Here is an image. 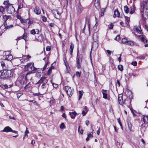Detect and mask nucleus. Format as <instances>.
Masks as SVG:
<instances>
[{"label":"nucleus","mask_w":148,"mask_h":148,"mask_svg":"<svg viewBox=\"0 0 148 148\" xmlns=\"http://www.w3.org/2000/svg\"><path fill=\"white\" fill-rule=\"evenodd\" d=\"M88 137L90 138L91 137H92L93 135L92 134H89L88 135Z\"/></svg>","instance_id":"0e129e2a"},{"label":"nucleus","mask_w":148,"mask_h":148,"mask_svg":"<svg viewBox=\"0 0 148 148\" xmlns=\"http://www.w3.org/2000/svg\"><path fill=\"white\" fill-rule=\"evenodd\" d=\"M13 59V57L11 55H7L5 56V59L7 60L10 61Z\"/></svg>","instance_id":"4be33fe9"},{"label":"nucleus","mask_w":148,"mask_h":148,"mask_svg":"<svg viewBox=\"0 0 148 148\" xmlns=\"http://www.w3.org/2000/svg\"><path fill=\"white\" fill-rule=\"evenodd\" d=\"M52 67H51L48 69V71L47 72V75H49L50 74L52 70Z\"/></svg>","instance_id":"8fccbe9b"},{"label":"nucleus","mask_w":148,"mask_h":148,"mask_svg":"<svg viewBox=\"0 0 148 148\" xmlns=\"http://www.w3.org/2000/svg\"><path fill=\"white\" fill-rule=\"evenodd\" d=\"M107 52L108 53V54L109 55H110L111 53V52L109 50H107Z\"/></svg>","instance_id":"e2e57ef3"},{"label":"nucleus","mask_w":148,"mask_h":148,"mask_svg":"<svg viewBox=\"0 0 148 148\" xmlns=\"http://www.w3.org/2000/svg\"><path fill=\"white\" fill-rule=\"evenodd\" d=\"M30 33L33 35H34L36 34V31L34 29H33L30 31Z\"/></svg>","instance_id":"c03bdc74"},{"label":"nucleus","mask_w":148,"mask_h":148,"mask_svg":"<svg viewBox=\"0 0 148 148\" xmlns=\"http://www.w3.org/2000/svg\"><path fill=\"white\" fill-rule=\"evenodd\" d=\"M3 10L4 9L3 8L2 6L0 7V12L2 13H3Z\"/></svg>","instance_id":"6e6d98bb"},{"label":"nucleus","mask_w":148,"mask_h":148,"mask_svg":"<svg viewBox=\"0 0 148 148\" xmlns=\"http://www.w3.org/2000/svg\"><path fill=\"white\" fill-rule=\"evenodd\" d=\"M69 114L72 119H74L76 115L77 114V113L75 111H74L72 112H69Z\"/></svg>","instance_id":"dca6fc26"},{"label":"nucleus","mask_w":148,"mask_h":148,"mask_svg":"<svg viewBox=\"0 0 148 148\" xmlns=\"http://www.w3.org/2000/svg\"><path fill=\"white\" fill-rule=\"evenodd\" d=\"M125 20H126V21L128 22L129 23L130 21V18L128 17L127 16H125Z\"/></svg>","instance_id":"864d4df0"},{"label":"nucleus","mask_w":148,"mask_h":148,"mask_svg":"<svg viewBox=\"0 0 148 148\" xmlns=\"http://www.w3.org/2000/svg\"><path fill=\"white\" fill-rule=\"evenodd\" d=\"M98 37L97 32H95L93 34V39L94 41H97Z\"/></svg>","instance_id":"412c9836"},{"label":"nucleus","mask_w":148,"mask_h":148,"mask_svg":"<svg viewBox=\"0 0 148 148\" xmlns=\"http://www.w3.org/2000/svg\"><path fill=\"white\" fill-rule=\"evenodd\" d=\"M140 39H141V40L144 43L147 42V40L142 36H140Z\"/></svg>","instance_id":"473e14b6"},{"label":"nucleus","mask_w":148,"mask_h":148,"mask_svg":"<svg viewBox=\"0 0 148 148\" xmlns=\"http://www.w3.org/2000/svg\"><path fill=\"white\" fill-rule=\"evenodd\" d=\"M46 83H45V82H44L43 84H42V86H41V87L42 88V89H44V88H47V85H46Z\"/></svg>","instance_id":"37998d69"},{"label":"nucleus","mask_w":148,"mask_h":148,"mask_svg":"<svg viewBox=\"0 0 148 148\" xmlns=\"http://www.w3.org/2000/svg\"><path fill=\"white\" fill-rule=\"evenodd\" d=\"M5 26V28L6 29H9L10 28H12L13 27V25H8V26L7 25H4Z\"/></svg>","instance_id":"e433bc0d"},{"label":"nucleus","mask_w":148,"mask_h":148,"mask_svg":"<svg viewBox=\"0 0 148 148\" xmlns=\"http://www.w3.org/2000/svg\"><path fill=\"white\" fill-rule=\"evenodd\" d=\"M60 128L62 129H63L66 128L65 126L63 123H61L60 126Z\"/></svg>","instance_id":"f704fd0d"},{"label":"nucleus","mask_w":148,"mask_h":148,"mask_svg":"<svg viewBox=\"0 0 148 148\" xmlns=\"http://www.w3.org/2000/svg\"><path fill=\"white\" fill-rule=\"evenodd\" d=\"M138 58L140 59L143 60L145 58V57L143 56H138Z\"/></svg>","instance_id":"09e8293b"},{"label":"nucleus","mask_w":148,"mask_h":148,"mask_svg":"<svg viewBox=\"0 0 148 148\" xmlns=\"http://www.w3.org/2000/svg\"><path fill=\"white\" fill-rule=\"evenodd\" d=\"M34 12L37 14H39L40 13V10L38 7L36 6L34 10Z\"/></svg>","instance_id":"a211bd4d"},{"label":"nucleus","mask_w":148,"mask_h":148,"mask_svg":"<svg viewBox=\"0 0 148 148\" xmlns=\"http://www.w3.org/2000/svg\"><path fill=\"white\" fill-rule=\"evenodd\" d=\"M143 121L146 125L148 126V115L144 116L143 118Z\"/></svg>","instance_id":"1a4fd4ad"},{"label":"nucleus","mask_w":148,"mask_h":148,"mask_svg":"<svg viewBox=\"0 0 148 148\" xmlns=\"http://www.w3.org/2000/svg\"><path fill=\"white\" fill-rule=\"evenodd\" d=\"M9 16L4 15L3 16V20L4 22V25H7L6 21L9 18Z\"/></svg>","instance_id":"5701e85b"},{"label":"nucleus","mask_w":148,"mask_h":148,"mask_svg":"<svg viewBox=\"0 0 148 148\" xmlns=\"http://www.w3.org/2000/svg\"><path fill=\"white\" fill-rule=\"evenodd\" d=\"M83 91H79V100H80V99L82 96L83 93Z\"/></svg>","instance_id":"2f4dec72"},{"label":"nucleus","mask_w":148,"mask_h":148,"mask_svg":"<svg viewBox=\"0 0 148 148\" xmlns=\"http://www.w3.org/2000/svg\"><path fill=\"white\" fill-rule=\"evenodd\" d=\"M76 75L77 77H79L81 75V73L78 71L76 72Z\"/></svg>","instance_id":"de8ad7c7"},{"label":"nucleus","mask_w":148,"mask_h":148,"mask_svg":"<svg viewBox=\"0 0 148 148\" xmlns=\"http://www.w3.org/2000/svg\"><path fill=\"white\" fill-rule=\"evenodd\" d=\"M26 60L27 59L25 58H23L20 60L21 62L23 63L25 62H26Z\"/></svg>","instance_id":"a18cd8bd"},{"label":"nucleus","mask_w":148,"mask_h":148,"mask_svg":"<svg viewBox=\"0 0 148 148\" xmlns=\"http://www.w3.org/2000/svg\"><path fill=\"white\" fill-rule=\"evenodd\" d=\"M13 130L9 126H7L4 128L2 132H8L12 131Z\"/></svg>","instance_id":"f8f14e48"},{"label":"nucleus","mask_w":148,"mask_h":148,"mask_svg":"<svg viewBox=\"0 0 148 148\" xmlns=\"http://www.w3.org/2000/svg\"><path fill=\"white\" fill-rule=\"evenodd\" d=\"M54 99L53 98H52L50 101H49L50 105V106H51L53 103L54 101Z\"/></svg>","instance_id":"ea45409f"},{"label":"nucleus","mask_w":148,"mask_h":148,"mask_svg":"<svg viewBox=\"0 0 148 148\" xmlns=\"http://www.w3.org/2000/svg\"><path fill=\"white\" fill-rule=\"evenodd\" d=\"M11 73V70H3L0 71V78L4 79H8L10 77Z\"/></svg>","instance_id":"f257e3e1"},{"label":"nucleus","mask_w":148,"mask_h":148,"mask_svg":"<svg viewBox=\"0 0 148 148\" xmlns=\"http://www.w3.org/2000/svg\"><path fill=\"white\" fill-rule=\"evenodd\" d=\"M132 64L134 66H137V62L136 61H134L132 62Z\"/></svg>","instance_id":"3c124183"},{"label":"nucleus","mask_w":148,"mask_h":148,"mask_svg":"<svg viewBox=\"0 0 148 148\" xmlns=\"http://www.w3.org/2000/svg\"><path fill=\"white\" fill-rule=\"evenodd\" d=\"M6 10L8 13L9 14L14 13L15 12V10L12 5H10L9 6L6 7Z\"/></svg>","instance_id":"423d86ee"},{"label":"nucleus","mask_w":148,"mask_h":148,"mask_svg":"<svg viewBox=\"0 0 148 148\" xmlns=\"http://www.w3.org/2000/svg\"><path fill=\"white\" fill-rule=\"evenodd\" d=\"M84 109H86V110L85 111H83L82 112V114L83 116H84L85 115L86 113H87L88 111V109L86 106H85L84 107Z\"/></svg>","instance_id":"cd10ccee"},{"label":"nucleus","mask_w":148,"mask_h":148,"mask_svg":"<svg viewBox=\"0 0 148 148\" xmlns=\"http://www.w3.org/2000/svg\"><path fill=\"white\" fill-rule=\"evenodd\" d=\"M56 12L57 14H55L54 16L56 18H59L60 16V14H59V13L58 12V11H56Z\"/></svg>","instance_id":"a19ab883"},{"label":"nucleus","mask_w":148,"mask_h":148,"mask_svg":"<svg viewBox=\"0 0 148 148\" xmlns=\"http://www.w3.org/2000/svg\"><path fill=\"white\" fill-rule=\"evenodd\" d=\"M47 80L45 77H42L38 82L36 83V84H41L43 82L47 83Z\"/></svg>","instance_id":"ddd939ff"},{"label":"nucleus","mask_w":148,"mask_h":148,"mask_svg":"<svg viewBox=\"0 0 148 148\" xmlns=\"http://www.w3.org/2000/svg\"><path fill=\"white\" fill-rule=\"evenodd\" d=\"M134 29L138 33L140 34L142 33L141 28L139 26H135Z\"/></svg>","instance_id":"2eb2a0df"},{"label":"nucleus","mask_w":148,"mask_h":148,"mask_svg":"<svg viewBox=\"0 0 148 148\" xmlns=\"http://www.w3.org/2000/svg\"><path fill=\"white\" fill-rule=\"evenodd\" d=\"M23 7V4L22 3L20 2L19 4H18V10L17 11V13H18V10L22 8Z\"/></svg>","instance_id":"a878e982"},{"label":"nucleus","mask_w":148,"mask_h":148,"mask_svg":"<svg viewBox=\"0 0 148 148\" xmlns=\"http://www.w3.org/2000/svg\"><path fill=\"white\" fill-rule=\"evenodd\" d=\"M74 48V45L73 44H71L69 49V53L72 56L73 53V51Z\"/></svg>","instance_id":"aec40b11"},{"label":"nucleus","mask_w":148,"mask_h":148,"mask_svg":"<svg viewBox=\"0 0 148 148\" xmlns=\"http://www.w3.org/2000/svg\"><path fill=\"white\" fill-rule=\"evenodd\" d=\"M46 50L47 51H49L51 50V47H50L48 46L46 48Z\"/></svg>","instance_id":"4d7b16f0"},{"label":"nucleus","mask_w":148,"mask_h":148,"mask_svg":"<svg viewBox=\"0 0 148 148\" xmlns=\"http://www.w3.org/2000/svg\"><path fill=\"white\" fill-rule=\"evenodd\" d=\"M107 90H102V92L103 94V97L105 99L107 98Z\"/></svg>","instance_id":"6ab92c4d"},{"label":"nucleus","mask_w":148,"mask_h":148,"mask_svg":"<svg viewBox=\"0 0 148 148\" xmlns=\"http://www.w3.org/2000/svg\"><path fill=\"white\" fill-rule=\"evenodd\" d=\"M45 38L42 34H40L38 37H35V40L34 41H37L38 42H43L45 40Z\"/></svg>","instance_id":"0eeeda50"},{"label":"nucleus","mask_w":148,"mask_h":148,"mask_svg":"<svg viewBox=\"0 0 148 148\" xmlns=\"http://www.w3.org/2000/svg\"><path fill=\"white\" fill-rule=\"evenodd\" d=\"M120 38V36L119 35H117L116 36V38H115V40L118 41L119 39Z\"/></svg>","instance_id":"603ef678"},{"label":"nucleus","mask_w":148,"mask_h":148,"mask_svg":"<svg viewBox=\"0 0 148 148\" xmlns=\"http://www.w3.org/2000/svg\"><path fill=\"white\" fill-rule=\"evenodd\" d=\"M146 12L148 14V4H147L146 7Z\"/></svg>","instance_id":"338daca9"},{"label":"nucleus","mask_w":148,"mask_h":148,"mask_svg":"<svg viewBox=\"0 0 148 148\" xmlns=\"http://www.w3.org/2000/svg\"><path fill=\"white\" fill-rule=\"evenodd\" d=\"M83 10V8L80 3H79L77 5V11L79 13L81 12Z\"/></svg>","instance_id":"f3484780"},{"label":"nucleus","mask_w":148,"mask_h":148,"mask_svg":"<svg viewBox=\"0 0 148 148\" xmlns=\"http://www.w3.org/2000/svg\"><path fill=\"white\" fill-rule=\"evenodd\" d=\"M1 86L3 88L6 89L8 88V86L7 84L1 85Z\"/></svg>","instance_id":"79ce46f5"},{"label":"nucleus","mask_w":148,"mask_h":148,"mask_svg":"<svg viewBox=\"0 0 148 148\" xmlns=\"http://www.w3.org/2000/svg\"><path fill=\"white\" fill-rule=\"evenodd\" d=\"M9 118L10 119H12L13 120H15V118L14 116H9Z\"/></svg>","instance_id":"69168bd1"},{"label":"nucleus","mask_w":148,"mask_h":148,"mask_svg":"<svg viewBox=\"0 0 148 148\" xmlns=\"http://www.w3.org/2000/svg\"><path fill=\"white\" fill-rule=\"evenodd\" d=\"M113 23H111L110 24V26L109 27V29H113Z\"/></svg>","instance_id":"13d9d810"},{"label":"nucleus","mask_w":148,"mask_h":148,"mask_svg":"<svg viewBox=\"0 0 148 148\" xmlns=\"http://www.w3.org/2000/svg\"><path fill=\"white\" fill-rule=\"evenodd\" d=\"M1 65L3 70H6V67L5 63L3 61H1Z\"/></svg>","instance_id":"bb28decb"},{"label":"nucleus","mask_w":148,"mask_h":148,"mask_svg":"<svg viewBox=\"0 0 148 148\" xmlns=\"http://www.w3.org/2000/svg\"><path fill=\"white\" fill-rule=\"evenodd\" d=\"M147 3L146 1H142L141 3V9L140 11L142 13L143 12V9L144 8L146 5H147Z\"/></svg>","instance_id":"6e6552de"},{"label":"nucleus","mask_w":148,"mask_h":148,"mask_svg":"<svg viewBox=\"0 0 148 148\" xmlns=\"http://www.w3.org/2000/svg\"><path fill=\"white\" fill-rule=\"evenodd\" d=\"M94 5L97 9L99 8L100 6V0H95L94 1Z\"/></svg>","instance_id":"9b49d317"},{"label":"nucleus","mask_w":148,"mask_h":148,"mask_svg":"<svg viewBox=\"0 0 148 148\" xmlns=\"http://www.w3.org/2000/svg\"><path fill=\"white\" fill-rule=\"evenodd\" d=\"M97 29V26H95V25L93 27V28H92V29H93V30L95 32V31H96V30Z\"/></svg>","instance_id":"bf43d9fd"},{"label":"nucleus","mask_w":148,"mask_h":148,"mask_svg":"<svg viewBox=\"0 0 148 148\" xmlns=\"http://www.w3.org/2000/svg\"><path fill=\"white\" fill-rule=\"evenodd\" d=\"M124 9L125 12L127 14L129 12V8L127 6H125Z\"/></svg>","instance_id":"7c9ffc66"},{"label":"nucleus","mask_w":148,"mask_h":148,"mask_svg":"<svg viewBox=\"0 0 148 148\" xmlns=\"http://www.w3.org/2000/svg\"><path fill=\"white\" fill-rule=\"evenodd\" d=\"M120 15V13L118 10H116L114 11V14L113 16L114 17H119Z\"/></svg>","instance_id":"b1692460"},{"label":"nucleus","mask_w":148,"mask_h":148,"mask_svg":"<svg viewBox=\"0 0 148 148\" xmlns=\"http://www.w3.org/2000/svg\"><path fill=\"white\" fill-rule=\"evenodd\" d=\"M41 94H40L39 92H38V93H35L33 94V95L35 96H39V95H40Z\"/></svg>","instance_id":"052dcab7"},{"label":"nucleus","mask_w":148,"mask_h":148,"mask_svg":"<svg viewBox=\"0 0 148 148\" xmlns=\"http://www.w3.org/2000/svg\"><path fill=\"white\" fill-rule=\"evenodd\" d=\"M122 97L123 95L122 94H119V95L118 100L119 104L121 105H123L124 103L126 105H128L127 103L128 102L129 103V105H130V101L125 99L124 100V102H123Z\"/></svg>","instance_id":"7ed1b4c3"},{"label":"nucleus","mask_w":148,"mask_h":148,"mask_svg":"<svg viewBox=\"0 0 148 148\" xmlns=\"http://www.w3.org/2000/svg\"><path fill=\"white\" fill-rule=\"evenodd\" d=\"M22 38L24 39L25 41H26L27 40V33H24L22 37Z\"/></svg>","instance_id":"c9c22d12"},{"label":"nucleus","mask_w":148,"mask_h":148,"mask_svg":"<svg viewBox=\"0 0 148 148\" xmlns=\"http://www.w3.org/2000/svg\"><path fill=\"white\" fill-rule=\"evenodd\" d=\"M98 44L97 41H94L92 43V49L94 50L96 49L98 47Z\"/></svg>","instance_id":"4468645a"},{"label":"nucleus","mask_w":148,"mask_h":148,"mask_svg":"<svg viewBox=\"0 0 148 148\" xmlns=\"http://www.w3.org/2000/svg\"><path fill=\"white\" fill-rule=\"evenodd\" d=\"M118 69L122 71L123 70V66L121 65H119L118 66Z\"/></svg>","instance_id":"58836bf2"},{"label":"nucleus","mask_w":148,"mask_h":148,"mask_svg":"<svg viewBox=\"0 0 148 148\" xmlns=\"http://www.w3.org/2000/svg\"><path fill=\"white\" fill-rule=\"evenodd\" d=\"M47 64H48V63L47 62V63L45 64V66L43 68L42 71H44L45 69L47 68Z\"/></svg>","instance_id":"5fc2aeb1"},{"label":"nucleus","mask_w":148,"mask_h":148,"mask_svg":"<svg viewBox=\"0 0 148 148\" xmlns=\"http://www.w3.org/2000/svg\"><path fill=\"white\" fill-rule=\"evenodd\" d=\"M128 125L129 128L130 130L131 131H132L133 130V128L132 127V125L130 123V122H128Z\"/></svg>","instance_id":"72a5a7b5"},{"label":"nucleus","mask_w":148,"mask_h":148,"mask_svg":"<svg viewBox=\"0 0 148 148\" xmlns=\"http://www.w3.org/2000/svg\"><path fill=\"white\" fill-rule=\"evenodd\" d=\"M25 23L26 24H27L29 25V26L32 24L33 22V21L32 19H27L25 21Z\"/></svg>","instance_id":"393cba45"},{"label":"nucleus","mask_w":148,"mask_h":148,"mask_svg":"<svg viewBox=\"0 0 148 148\" xmlns=\"http://www.w3.org/2000/svg\"><path fill=\"white\" fill-rule=\"evenodd\" d=\"M49 25L51 27H53L54 26V24L53 23H50Z\"/></svg>","instance_id":"774afa93"},{"label":"nucleus","mask_w":148,"mask_h":148,"mask_svg":"<svg viewBox=\"0 0 148 148\" xmlns=\"http://www.w3.org/2000/svg\"><path fill=\"white\" fill-rule=\"evenodd\" d=\"M64 89L68 95L69 97H71L73 92V89L69 86H66L64 87Z\"/></svg>","instance_id":"39448f33"},{"label":"nucleus","mask_w":148,"mask_h":148,"mask_svg":"<svg viewBox=\"0 0 148 148\" xmlns=\"http://www.w3.org/2000/svg\"><path fill=\"white\" fill-rule=\"evenodd\" d=\"M100 127H99L98 130L97 131V134L98 135H99L100 133Z\"/></svg>","instance_id":"680f3d73"},{"label":"nucleus","mask_w":148,"mask_h":148,"mask_svg":"<svg viewBox=\"0 0 148 148\" xmlns=\"http://www.w3.org/2000/svg\"><path fill=\"white\" fill-rule=\"evenodd\" d=\"M80 126H79L78 131L79 132H80L81 134H83V130H80Z\"/></svg>","instance_id":"49530a36"},{"label":"nucleus","mask_w":148,"mask_h":148,"mask_svg":"<svg viewBox=\"0 0 148 148\" xmlns=\"http://www.w3.org/2000/svg\"><path fill=\"white\" fill-rule=\"evenodd\" d=\"M9 1H5L4 2L3 4L4 5H6V7L8 6L9 5H11L10 4L8 3Z\"/></svg>","instance_id":"4c0bfd02"},{"label":"nucleus","mask_w":148,"mask_h":148,"mask_svg":"<svg viewBox=\"0 0 148 148\" xmlns=\"http://www.w3.org/2000/svg\"><path fill=\"white\" fill-rule=\"evenodd\" d=\"M77 67L78 69H79L81 67V64L82 61V54H78V52L77 53Z\"/></svg>","instance_id":"20e7f679"},{"label":"nucleus","mask_w":148,"mask_h":148,"mask_svg":"<svg viewBox=\"0 0 148 148\" xmlns=\"http://www.w3.org/2000/svg\"><path fill=\"white\" fill-rule=\"evenodd\" d=\"M136 7L135 4H133L132 6L130 8L129 12L130 14H132L135 12L136 9Z\"/></svg>","instance_id":"9d476101"},{"label":"nucleus","mask_w":148,"mask_h":148,"mask_svg":"<svg viewBox=\"0 0 148 148\" xmlns=\"http://www.w3.org/2000/svg\"><path fill=\"white\" fill-rule=\"evenodd\" d=\"M30 68L31 71H36L37 68L34 66V64L33 63L30 62L27 63L26 65L25 66V70L27 71L29 70V68Z\"/></svg>","instance_id":"f03ea898"},{"label":"nucleus","mask_w":148,"mask_h":148,"mask_svg":"<svg viewBox=\"0 0 148 148\" xmlns=\"http://www.w3.org/2000/svg\"><path fill=\"white\" fill-rule=\"evenodd\" d=\"M128 41V40L126 38H124L122 39L121 42L122 43L124 44L127 45Z\"/></svg>","instance_id":"c85d7f7f"},{"label":"nucleus","mask_w":148,"mask_h":148,"mask_svg":"<svg viewBox=\"0 0 148 148\" xmlns=\"http://www.w3.org/2000/svg\"><path fill=\"white\" fill-rule=\"evenodd\" d=\"M127 45L133 46L134 45V42L132 41L128 40Z\"/></svg>","instance_id":"c756f323"}]
</instances>
